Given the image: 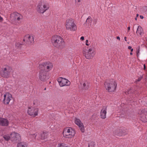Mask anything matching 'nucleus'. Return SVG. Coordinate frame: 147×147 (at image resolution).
I'll use <instances>...</instances> for the list:
<instances>
[{"label":"nucleus","mask_w":147,"mask_h":147,"mask_svg":"<svg viewBox=\"0 0 147 147\" xmlns=\"http://www.w3.org/2000/svg\"><path fill=\"white\" fill-rule=\"evenodd\" d=\"M117 39L119 40H120V38L119 36H117Z\"/></svg>","instance_id":"nucleus-38"},{"label":"nucleus","mask_w":147,"mask_h":147,"mask_svg":"<svg viewBox=\"0 0 147 147\" xmlns=\"http://www.w3.org/2000/svg\"><path fill=\"white\" fill-rule=\"evenodd\" d=\"M139 117L140 119L143 122L147 121V111L142 110L139 113Z\"/></svg>","instance_id":"nucleus-14"},{"label":"nucleus","mask_w":147,"mask_h":147,"mask_svg":"<svg viewBox=\"0 0 147 147\" xmlns=\"http://www.w3.org/2000/svg\"><path fill=\"white\" fill-rule=\"evenodd\" d=\"M85 44H86V45L87 46H88L90 45V44L89 43H88V40H86Z\"/></svg>","instance_id":"nucleus-32"},{"label":"nucleus","mask_w":147,"mask_h":147,"mask_svg":"<svg viewBox=\"0 0 147 147\" xmlns=\"http://www.w3.org/2000/svg\"><path fill=\"white\" fill-rule=\"evenodd\" d=\"M57 81L59 85L61 87L69 86L70 84L68 80L61 77L58 78Z\"/></svg>","instance_id":"nucleus-13"},{"label":"nucleus","mask_w":147,"mask_h":147,"mask_svg":"<svg viewBox=\"0 0 147 147\" xmlns=\"http://www.w3.org/2000/svg\"><path fill=\"white\" fill-rule=\"evenodd\" d=\"M142 78H143V76H140L137 80L136 81V82H139V81H140L142 79Z\"/></svg>","instance_id":"nucleus-30"},{"label":"nucleus","mask_w":147,"mask_h":147,"mask_svg":"<svg viewBox=\"0 0 147 147\" xmlns=\"http://www.w3.org/2000/svg\"><path fill=\"white\" fill-rule=\"evenodd\" d=\"M84 39V37L83 36H82L80 38V40H83Z\"/></svg>","instance_id":"nucleus-35"},{"label":"nucleus","mask_w":147,"mask_h":147,"mask_svg":"<svg viewBox=\"0 0 147 147\" xmlns=\"http://www.w3.org/2000/svg\"><path fill=\"white\" fill-rule=\"evenodd\" d=\"M46 90V88H45V90Z\"/></svg>","instance_id":"nucleus-47"},{"label":"nucleus","mask_w":147,"mask_h":147,"mask_svg":"<svg viewBox=\"0 0 147 147\" xmlns=\"http://www.w3.org/2000/svg\"><path fill=\"white\" fill-rule=\"evenodd\" d=\"M131 48V47L130 46H129L128 47V49H132Z\"/></svg>","instance_id":"nucleus-40"},{"label":"nucleus","mask_w":147,"mask_h":147,"mask_svg":"<svg viewBox=\"0 0 147 147\" xmlns=\"http://www.w3.org/2000/svg\"><path fill=\"white\" fill-rule=\"evenodd\" d=\"M25 45L24 42H17L15 44V47L17 49H19L23 45Z\"/></svg>","instance_id":"nucleus-22"},{"label":"nucleus","mask_w":147,"mask_h":147,"mask_svg":"<svg viewBox=\"0 0 147 147\" xmlns=\"http://www.w3.org/2000/svg\"><path fill=\"white\" fill-rule=\"evenodd\" d=\"M144 11V12H147V6L144 7H143Z\"/></svg>","instance_id":"nucleus-31"},{"label":"nucleus","mask_w":147,"mask_h":147,"mask_svg":"<svg viewBox=\"0 0 147 147\" xmlns=\"http://www.w3.org/2000/svg\"><path fill=\"white\" fill-rule=\"evenodd\" d=\"M58 147H68L67 145L64 143H61L58 144Z\"/></svg>","instance_id":"nucleus-27"},{"label":"nucleus","mask_w":147,"mask_h":147,"mask_svg":"<svg viewBox=\"0 0 147 147\" xmlns=\"http://www.w3.org/2000/svg\"><path fill=\"white\" fill-rule=\"evenodd\" d=\"M144 69L145 68V65H144Z\"/></svg>","instance_id":"nucleus-44"},{"label":"nucleus","mask_w":147,"mask_h":147,"mask_svg":"<svg viewBox=\"0 0 147 147\" xmlns=\"http://www.w3.org/2000/svg\"><path fill=\"white\" fill-rule=\"evenodd\" d=\"M76 134L75 130L70 127H67L64 129L63 132V135L66 138H71Z\"/></svg>","instance_id":"nucleus-4"},{"label":"nucleus","mask_w":147,"mask_h":147,"mask_svg":"<svg viewBox=\"0 0 147 147\" xmlns=\"http://www.w3.org/2000/svg\"><path fill=\"white\" fill-rule=\"evenodd\" d=\"M3 97V102L5 104H8L10 101L12 99V95L8 92L6 93L4 95Z\"/></svg>","instance_id":"nucleus-15"},{"label":"nucleus","mask_w":147,"mask_h":147,"mask_svg":"<svg viewBox=\"0 0 147 147\" xmlns=\"http://www.w3.org/2000/svg\"><path fill=\"white\" fill-rule=\"evenodd\" d=\"M47 133L44 132L41 134L40 139L44 140L46 139L47 137Z\"/></svg>","instance_id":"nucleus-25"},{"label":"nucleus","mask_w":147,"mask_h":147,"mask_svg":"<svg viewBox=\"0 0 147 147\" xmlns=\"http://www.w3.org/2000/svg\"><path fill=\"white\" fill-rule=\"evenodd\" d=\"M66 30L71 32L76 31L77 29V26L74 19L70 18L66 20L65 23Z\"/></svg>","instance_id":"nucleus-2"},{"label":"nucleus","mask_w":147,"mask_h":147,"mask_svg":"<svg viewBox=\"0 0 147 147\" xmlns=\"http://www.w3.org/2000/svg\"><path fill=\"white\" fill-rule=\"evenodd\" d=\"M140 47H139L136 49V54L137 56L138 57H139L140 55Z\"/></svg>","instance_id":"nucleus-28"},{"label":"nucleus","mask_w":147,"mask_h":147,"mask_svg":"<svg viewBox=\"0 0 147 147\" xmlns=\"http://www.w3.org/2000/svg\"><path fill=\"white\" fill-rule=\"evenodd\" d=\"M22 19V16L20 14L15 12L12 13L10 16V20L14 21L16 20L19 21Z\"/></svg>","instance_id":"nucleus-12"},{"label":"nucleus","mask_w":147,"mask_h":147,"mask_svg":"<svg viewBox=\"0 0 147 147\" xmlns=\"http://www.w3.org/2000/svg\"><path fill=\"white\" fill-rule=\"evenodd\" d=\"M124 38V40H125V41H127V37H125Z\"/></svg>","instance_id":"nucleus-41"},{"label":"nucleus","mask_w":147,"mask_h":147,"mask_svg":"<svg viewBox=\"0 0 147 147\" xmlns=\"http://www.w3.org/2000/svg\"><path fill=\"white\" fill-rule=\"evenodd\" d=\"M53 67V64L50 62L43 63L40 64L39 66V68L40 69L45 70V69L47 72L51 70L52 69Z\"/></svg>","instance_id":"nucleus-7"},{"label":"nucleus","mask_w":147,"mask_h":147,"mask_svg":"<svg viewBox=\"0 0 147 147\" xmlns=\"http://www.w3.org/2000/svg\"><path fill=\"white\" fill-rule=\"evenodd\" d=\"M38 109L37 108L29 107L27 111L28 114L32 117H35L38 115Z\"/></svg>","instance_id":"nucleus-10"},{"label":"nucleus","mask_w":147,"mask_h":147,"mask_svg":"<svg viewBox=\"0 0 147 147\" xmlns=\"http://www.w3.org/2000/svg\"><path fill=\"white\" fill-rule=\"evenodd\" d=\"M84 89L85 90H87L88 88V84L86 80L84 81L83 85Z\"/></svg>","instance_id":"nucleus-24"},{"label":"nucleus","mask_w":147,"mask_h":147,"mask_svg":"<svg viewBox=\"0 0 147 147\" xmlns=\"http://www.w3.org/2000/svg\"><path fill=\"white\" fill-rule=\"evenodd\" d=\"M107 107H104L101 109L100 116V117L102 119H105L106 117Z\"/></svg>","instance_id":"nucleus-19"},{"label":"nucleus","mask_w":147,"mask_h":147,"mask_svg":"<svg viewBox=\"0 0 147 147\" xmlns=\"http://www.w3.org/2000/svg\"><path fill=\"white\" fill-rule=\"evenodd\" d=\"M114 134L119 136H122L125 135L126 133L124 129L119 128L115 130L114 131Z\"/></svg>","instance_id":"nucleus-18"},{"label":"nucleus","mask_w":147,"mask_h":147,"mask_svg":"<svg viewBox=\"0 0 147 147\" xmlns=\"http://www.w3.org/2000/svg\"><path fill=\"white\" fill-rule=\"evenodd\" d=\"M75 123L79 127L81 132H84V127L83 123H82L80 120L79 119L75 118Z\"/></svg>","instance_id":"nucleus-16"},{"label":"nucleus","mask_w":147,"mask_h":147,"mask_svg":"<svg viewBox=\"0 0 147 147\" xmlns=\"http://www.w3.org/2000/svg\"><path fill=\"white\" fill-rule=\"evenodd\" d=\"M130 50H131V52H132L133 51V49H131Z\"/></svg>","instance_id":"nucleus-42"},{"label":"nucleus","mask_w":147,"mask_h":147,"mask_svg":"<svg viewBox=\"0 0 147 147\" xmlns=\"http://www.w3.org/2000/svg\"><path fill=\"white\" fill-rule=\"evenodd\" d=\"M27 144L24 142L19 143L17 145V147H27Z\"/></svg>","instance_id":"nucleus-23"},{"label":"nucleus","mask_w":147,"mask_h":147,"mask_svg":"<svg viewBox=\"0 0 147 147\" xmlns=\"http://www.w3.org/2000/svg\"><path fill=\"white\" fill-rule=\"evenodd\" d=\"M139 16V14H136V17H138Z\"/></svg>","instance_id":"nucleus-43"},{"label":"nucleus","mask_w":147,"mask_h":147,"mask_svg":"<svg viewBox=\"0 0 147 147\" xmlns=\"http://www.w3.org/2000/svg\"><path fill=\"white\" fill-rule=\"evenodd\" d=\"M3 137L4 139L7 141L11 139L10 136H9L8 135H5L3 136Z\"/></svg>","instance_id":"nucleus-26"},{"label":"nucleus","mask_w":147,"mask_h":147,"mask_svg":"<svg viewBox=\"0 0 147 147\" xmlns=\"http://www.w3.org/2000/svg\"><path fill=\"white\" fill-rule=\"evenodd\" d=\"M136 33L138 36H141L143 34V30L141 26H138L136 32Z\"/></svg>","instance_id":"nucleus-21"},{"label":"nucleus","mask_w":147,"mask_h":147,"mask_svg":"<svg viewBox=\"0 0 147 147\" xmlns=\"http://www.w3.org/2000/svg\"><path fill=\"white\" fill-rule=\"evenodd\" d=\"M83 53L85 58L87 59H92L96 54V52L92 47L89 48L88 50H83Z\"/></svg>","instance_id":"nucleus-6"},{"label":"nucleus","mask_w":147,"mask_h":147,"mask_svg":"<svg viewBox=\"0 0 147 147\" xmlns=\"http://www.w3.org/2000/svg\"><path fill=\"white\" fill-rule=\"evenodd\" d=\"M130 27L129 26L128 27V28H127V30H128V32L129 30H130Z\"/></svg>","instance_id":"nucleus-39"},{"label":"nucleus","mask_w":147,"mask_h":147,"mask_svg":"<svg viewBox=\"0 0 147 147\" xmlns=\"http://www.w3.org/2000/svg\"><path fill=\"white\" fill-rule=\"evenodd\" d=\"M37 136V134H32L30 136V137L32 138V139H35L36 138V137Z\"/></svg>","instance_id":"nucleus-29"},{"label":"nucleus","mask_w":147,"mask_h":147,"mask_svg":"<svg viewBox=\"0 0 147 147\" xmlns=\"http://www.w3.org/2000/svg\"><path fill=\"white\" fill-rule=\"evenodd\" d=\"M76 2L80 3L81 2L82 0H75Z\"/></svg>","instance_id":"nucleus-36"},{"label":"nucleus","mask_w":147,"mask_h":147,"mask_svg":"<svg viewBox=\"0 0 147 147\" xmlns=\"http://www.w3.org/2000/svg\"><path fill=\"white\" fill-rule=\"evenodd\" d=\"M51 42L54 47L58 49H61L64 47L65 42L63 38L59 36H53L51 38Z\"/></svg>","instance_id":"nucleus-1"},{"label":"nucleus","mask_w":147,"mask_h":147,"mask_svg":"<svg viewBox=\"0 0 147 147\" xmlns=\"http://www.w3.org/2000/svg\"><path fill=\"white\" fill-rule=\"evenodd\" d=\"M129 92H128V93H127V94H129Z\"/></svg>","instance_id":"nucleus-48"},{"label":"nucleus","mask_w":147,"mask_h":147,"mask_svg":"<svg viewBox=\"0 0 147 147\" xmlns=\"http://www.w3.org/2000/svg\"><path fill=\"white\" fill-rule=\"evenodd\" d=\"M39 79L42 81H44L49 79L45 70L40 69L39 76Z\"/></svg>","instance_id":"nucleus-11"},{"label":"nucleus","mask_w":147,"mask_h":147,"mask_svg":"<svg viewBox=\"0 0 147 147\" xmlns=\"http://www.w3.org/2000/svg\"><path fill=\"white\" fill-rule=\"evenodd\" d=\"M135 20H137V17H136L135 18Z\"/></svg>","instance_id":"nucleus-45"},{"label":"nucleus","mask_w":147,"mask_h":147,"mask_svg":"<svg viewBox=\"0 0 147 147\" xmlns=\"http://www.w3.org/2000/svg\"><path fill=\"white\" fill-rule=\"evenodd\" d=\"M88 147H94V144L93 143L89 144L88 145Z\"/></svg>","instance_id":"nucleus-33"},{"label":"nucleus","mask_w":147,"mask_h":147,"mask_svg":"<svg viewBox=\"0 0 147 147\" xmlns=\"http://www.w3.org/2000/svg\"><path fill=\"white\" fill-rule=\"evenodd\" d=\"M89 20H90V21H92V19H90V18H89V17H88V18L87 19V20H86V21L87 22Z\"/></svg>","instance_id":"nucleus-34"},{"label":"nucleus","mask_w":147,"mask_h":147,"mask_svg":"<svg viewBox=\"0 0 147 147\" xmlns=\"http://www.w3.org/2000/svg\"><path fill=\"white\" fill-rule=\"evenodd\" d=\"M105 87L109 92H113L117 87L116 82L114 80L106 81L104 83Z\"/></svg>","instance_id":"nucleus-3"},{"label":"nucleus","mask_w":147,"mask_h":147,"mask_svg":"<svg viewBox=\"0 0 147 147\" xmlns=\"http://www.w3.org/2000/svg\"><path fill=\"white\" fill-rule=\"evenodd\" d=\"M23 41L25 45H31L34 42V38L33 36L29 34L26 35L23 39Z\"/></svg>","instance_id":"nucleus-8"},{"label":"nucleus","mask_w":147,"mask_h":147,"mask_svg":"<svg viewBox=\"0 0 147 147\" xmlns=\"http://www.w3.org/2000/svg\"><path fill=\"white\" fill-rule=\"evenodd\" d=\"M140 18L141 19H143L144 18V17L140 15Z\"/></svg>","instance_id":"nucleus-37"},{"label":"nucleus","mask_w":147,"mask_h":147,"mask_svg":"<svg viewBox=\"0 0 147 147\" xmlns=\"http://www.w3.org/2000/svg\"><path fill=\"white\" fill-rule=\"evenodd\" d=\"M11 139L12 140H15L16 141L17 140H19L20 138V135L15 132H12L10 134Z\"/></svg>","instance_id":"nucleus-17"},{"label":"nucleus","mask_w":147,"mask_h":147,"mask_svg":"<svg viewBox=\"0 0 147 147\" xmlns=\"http://www.w3.org/2000/svg\"><path fill=\"white\" fill-rule=\"evenodd\" d=\"M12 70V68L11 67L9 66H6L3 69V71L1 73L2 76L6 78L9 77L11 73Z\"/></svg>","instance_id":"nucleus-9"},{"label":"nucleus","mask_w":147,"mask_h":147,"mask_svg":"<svg viewBox=\"0 0 147 147\" xmlns=\"http://www.w3.org/2000/svg\"><path fill=\"white\" fill-rule=\"evenodd\" d=\"M9 122L6 119L0 118V125L3 126H7L9 125Z\"/></svg>","instance_id":"nucleus-20"},{"label":"nucleus","mask_w":147,"mask_h":147,"mask_svg":"<svg viewBox=\"0 0 147 147\" xmlns=\"http://www.w3.org/2000/svg\"><path fill=\"white\" fill-rule=\"evenodd\" d=\"M49 6L48 3L43 2L39 3L36 7L37 12L40 13H43L49 8Z\"/></svg>","instance_id":"nucleus-5"},{"label":"nucleus","mask_w":147,"mask_h":147,"mask_svg":"<svg viewBox=\"0 0 147 147\" xmlns=\"http://www.w3.org/2000/svg\"><path fill=\"white\" fill-rule=\"evenodd\" d=\"M130 55H132V52H131L130 53Z\"/></svg>","instance_id":"nucleus-46"}]
</instances>
